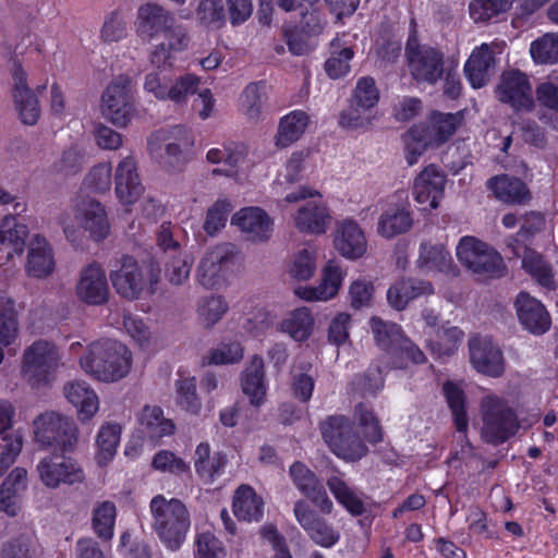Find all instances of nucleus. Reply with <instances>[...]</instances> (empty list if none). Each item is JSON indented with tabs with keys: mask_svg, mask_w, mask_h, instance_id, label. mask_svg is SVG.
<instances>
[{
	"mask_svg": "<svg viewBox=\"0 0 558 558\" xmlns=\"http://www.w3.org/2000/svg\"><path fill=\"white\" fill-rule=\"evenodd\" d=\"M369 325L376 344L383 350L376 364L378 375L390 369L407 368L410 363L426 362L424 352L403 335L398 324L374 316Z\"/></svg>",
	"mask_w": 558,
	"mask_h": 558,
	"instance_id": "obj_1",
	"label": "nucleus"
},
{
	"mask_svg": "<svg viewBox=\"0 0 558 558\" xmlns=\"http://www.w3.org/2000/svg\"><path fill=\"white\" fill-rule=\"evenodd\" d=\"M81 368L90 377L102 383H116L132 367V353L128 347L113 339L92 342L80 357Z\"/></svg>",
	"mask_w": 558,
	"mask_h": 558,
	"instance_id": "obj_2",
	"label": "nucleus"
},
{
	"mask_svg": "<svg viewBox=\"0 0 558 558\" xmlns=\"http://www.w3.org/2000/svg\"><path fill=\"white\" fill-rule=\"evenodd\" d=\"M151 529L163 546L178 550L191 529V514L185 504L178 498L154 496L149 502Z\"/></svg>",
	"mask_w": 558,
	"mask_h": 558,
	"instance_id": "obj_3",
	"label": "nucleus"
},
{
	"mask_svg": "<svg viewBox=\"0 0 558 558\" xmlns=\"http://www.w3.org/2000/svg\"><path fill=\"white\" fill-rule=\"evenodd\" d=\"M58 221L72 243L81 242L85 233L94 241H101L110 230L105 207L90 197L75 199L59 215Z\"/></svg>",
	"mask_w": 558,
	"mask_h": 558,
	"instance_id": "obj_4",
	"label": "nucleus"
},
{
	"mask_svg": "<svg viewBox=\"0 0 558 558\" xmlns=\"http://www.w3.org/2000/svg\"><path fill=\"white\" fill-rule=\"evenodd\" d=\"M463 116L457 113L433 112L425 123L414 124L403 136L405 160L413 166L430 147H439L448 142L461 125Z\"/></svg>",
	"mask_w": 558,
	"mask_h": 558,
	"instance_id": "obj_5",
	"label": "nucleus"
},
{
	"mask_svg": "<svg viewBox=\"0 0 558 558\" xmlns=\"http://www.w3.org/2000/svg\"><path fill=\"white\" fill-rule=\"evenodd\" d=\"M62 351L53 342L37 339L25 348L21 361L23 379L33 388L50 386L63 366Z\"/></svg>",
	"mask_w": 558,
	"mask_h": 558,
	"instance_id": "obj_6",
	"label": "nucleus"
},
{
	"mask_svg": "<svg viewBox=\"0 0 558 558\" xmlns=\"http://www.w3.org/2000/svg\"><path fill=\"white\" fill-rule=\"evenodd\" d=\"M109 277L116 292L133 301L156 291L160 270L153 264L138 263L134 257L124 255Z\"/></svg>",
	"mask_w": 558,
	"mask_h": 558,
	"instance_id": "obj_7",
	"label": "nucleus"
},
{
	"mask_svg": "<svg viewBox=\"0 0 558 558\" xmlns=\"http://www.w3.org/2000/svg\"><path fill=\"white\" fill-rule=\"evenodd\" d=\"M194 144L191 133L181 125L156 131L148 140L151 157L167 171H179L187 162L186 150Z\"/></svg>",
	"mask_w": 558,
	"mask_h": 558,
	"instance_id": "obj_8",
	"label": "nucleus"
},
{
	"mask_svg": "<svg viewBox=\"0 0 558 558\" xmlns=\"http://www.w3.org/2000/svg\"><path fill=\"white\" fill-rule=\"evenodd\" d=\"M480 412L483 422L481 435L488 444H502L520 428L514 410L507 401L495 395H487L482 398Z\"/></svg>",
	"mask_w": 558,
	"mask_h": 558,
	"instance_id": "obj_9",
	"label": "nucleus"
},
{
	"mask_svg": "<svg viewBox=\"0 0 558 558\" xmlns=\"http://www.w3.org/2000/svg\"><path fill=\"white\" fill-rule=\"evenodd\" d=\"M322 437L329 449L340 459L357 461L368 449L350 420L343 415L327 416L320 424Z\"/></svg>",
	"mask_w": 558,
	"mask_h": 558,
	"instance_id": "obj_10",
	"label": "nucleus"
},
{
	"mask_svg": "<svg viewBox=\"0 0 558 558\" xmlns=\"http://www.w3.org/2000/svg\"><path fill=\"white\" fill-rule=\"evenodd\" d=\"M243 256L238 246L223 242L206 251L196 269V280L205 289L221 287Z\"/></svg>",
	"mask_w": 558,
	"mask_h": 558,
	"instance_id": "obj_11",
	"label": "nucleus"
},
{
	"mask_svg": "<svg viewBox=\"0 0 558 558\" xmlns=\"http://www.w3.org/2000/svg\"><path fill=\"white\" fill-rule=\"evenodd\" d=\"M416 24L411 21V32L405 44V58L411 76L416 82L435 84L444 74V53L429 45L421 44Z\"/></svg>",
	"mask_w": 558,
	"mask_h": 558,
	"instance_id": "obj_12",
	"label": "nucleus"
},
{
	"mask_svg": "<svg viewBox=\"0 0 558 558\" xmlns=\"http://www.w3.org/2000/svg\"><path fill=\"white\" fill-rule=\"evenodd\" d=\"M34 435L41 446L73 452L78 441V427L70 416L46 412L34 421Z\"/></svg>",
	"mask_w": 558,
	"mask_h": 558,
	"instance_id": "obj_13",
	"label": "nucleus"
},
{
	"mask_svg": "<svg viewBox=\"0 0 558 558\" xmlns=\"http://www.w3.org/2000/svg\"><path fill=\"white\" fill-rule=\"evenodd\" d=\"M133 89V80L121 74L109 83L101 95V114L118 128H126L135 114Z\"/></svg>",
	"mask_w": 558,
	"mask_h": 558,
	"instance_id": "obj_14",
	"label": "nucleus"
},
{
	"mask_svg": "<svg viewBox=\"0 0 558 558\" xmlns=\"http://www.w3.org/2000/svg\"><path fill=\"white\" fill-rule=\"evenodd\" d=\"M457 257L475 274L500 277L505 265L501 255L474 236H463L457 245Z\"/></svg>",
	"mask_w": 558,
	"mask_h": 558,
	"instance_id": "obj_15",
	"label": "nucleus"
},
{
	"mask_svg": "<svg viewBox=\"0 0 558 558\" xmlns=\"http://www.w3.org/2000/svg\"><path fill=\"white\" fill-rule=\"evenodd\" d=\"M36 471L43 485L50 489L80 485L86 478L85 471L76 459L61 454L43 458L37 463Z\"/></svg>",
	"mask_w": 558,
	"mask_h": 558,
	"instance_id": "obj_16",
	"label": "nucleus"
},
{
	"mask_svg": "<svg viewBox=\"0 0 558 558\" xmlns=\"http://www.w3.org/2000/svg\"><path fill=\"white\" fill-rule=\"evenodd\" d=\"M302 26L283 25L282 36L286 40L289 51L293 56H305L311 53L316 43L314 37L323 32L324 23L314 4L311 2L310 9L301 12Z\"/></svg>",
	"mask_w": 558,
	"mask_h": 558,
	"instance_id": "obj_17",
	"label": "nucleus"
},
{
	"mask_svg": "<svg viewBox=\"0 0 558 558\" xmlns=\"http://www.w3.org/2000/svg\"><path fill=\"white\" fill-rule=\"evenodd\" d=\"M497 98L515 111H532L534 98L532 84L526 74L519 70H509L501 74L496 88Z\"/></svg>",
	"mask_w": 558,
	"mask_h": 558,
	"instance_id": "obj_18",
	"label": "nucleus"
},
{
	"mask_svg": "<svg viewBox=\"0 0 558 558\" xmlns=\"http://www.w3.org/2000/svg\"><path fill=\"white\" fill-rule=\"evenodd\" d=\"M294 518L316 545L331 548L340 541V532L320 517L305 500H298L293 508Z\"/></svg>",
	"mask_w": 558,
	"mask_h": 558,
	"instance_id": "obj_19",
	"label": "nucleus"
},
{
	"mask_svg": "<svg viewBox=\"0 0 558 558\" xmlns=\"http://www.w3.org/2000/svg\"><path fill=\"white\" fill-rule=\"evenodd\" d=\"M231 225L238 228L244 240L252 243L269 241L274 231V220L257 206L239 209L231 217Z\"/></svg>",
	"mask_w": 558,
	"mask_h": 558,
	"instance_id": "obj_20",
	"label": "nucleus"
},
{
	"mask_svg": "<svg viewBox=\"0 0 558 558\" xmlns=\"http://www.w3.org/2000/svg\"><path fill=\"white\" fill-rule=\"evenodd\" d=\"M505 47L504 41L482 44L476 47L469 57L464 73L474 88H481L487 84L496 69V54L501 53Z\"/></svg>",
	"mask_w": 558,
	"mask_h": 558,
	"instance_id": "obj_21",
	"label": "nucleus"
},
{
	"mask_svg": "<svg viewBox=\"0 0 558 558\" xmlns=\"http://www.w3.org/2000/svg\"><path fill=\"white\" fill-rule=\"evenodd\" d=\"M77 300L89 306L104 305L109 300L107 276L98 264H90L80 272L75 284Z\"/></svg>",
	"mask_w": 558,
	"mask_h": 558,
	"instance_id": "obj_22",
	"label": "nucleus"
},
{
	"mask_svg": "<svg viewBox=\"0 0 558 558\" xmlns=\"http://www.w3.org/2000/svg\"><path fill=\"white\" fill-rule=\"evenodd\" d=\"M379 100V90L375 80L364 76L357 80L353 93L352 107L340 117V123L347 128H361L369 123L368 119L362 118L361 112L368 111Z\"/></svg>",
	"mask_w": 558,
	"mask_h": 558,
	"instance_id": "obj_23",
	"label": "nucleus"
},
{
	"mask_svg": "<svg viewBox=\"0 0 558 558\" xmlns=\"http://www.w3.org/2000/svg\"><path fill=\"white\" fill-rule=\"evenodd\" d=\"M470 362L482 374L499 377L505 371L501 350L490 338L474 336L469 340Z\"/></svg>",
	"mask_w": 558,
	"mask_h": 558,
	"instance_id": "obj_24",
	"label": "nucleus"
},
{
	"mask_svg": "<svg viewBox=\"0 0 558 558\" xmlns=\"http://www.w3.org/2000/svg\"><path fill=\"white\" fill-rule=\"evenodd\" d=\"M345 271L336 260H328L322 270L320 282L315 287H299L295 294L307 302H326L333 299L342 284Z\"/></svg>",
	"mask_w": 558,
	"mask_h": 558,
	"instance_id": "obj_25",
	"label": "nucleus"
},
{
	"mask_svg": "<svg viewBox=\"0 0 558 558\" xmlns=\"http://www.w3.org/2000/svg\"><path fill=\"white\" fill-rule=\"evenodd\" d=\"M445 185V173L434 165L427 166L414 180L413 196L424 209H435L444 196Z\"/></svg>",
	"mask_w": 558,
	"mask_h": 558,
	"instance_id": "obj_26",
	"label": "nucleus"
},
{
	"mask_svg": "<svg viewBox=\"0 0 558 558\" xmlns=\"http://www.w3.org/2000/svg\"><path fill=\"white\" fill-rule=\"evenodd\" d=\"M520 324L533 335L549 330L551 318L544 304L527 292H520L514 301Z\"/></svg>",
	"mask_w": 558,
	"mask_h": 558,
	"instance_id": "obj_27",
	"label": "nucleus"
},
{
	"mask_svg": "<svg viewBox=\"0 0 558 558\" xmlns=\"http://www.w3.org/2000/svg\"><path fill=\"white\" fill-rule=\"evenodd\" d=\"M56 268L54 253L51 244L41 234H34L27 246L25 271L34 279H46Z\"/></svg>",
	"mask_w": 558,
	"mask_h": 558,
	"instance_id": "obj_28",
	"label": "nucleus"
},
{
	"mask_svg": "<svg viewBox=\"0 0 558 558\" xmlns=\"http://www.w3.org/2000/svg\"><path fill=\"white\" fill-rule=\"evenodd\" d=\"M63 396L77 413L81 422L92 420L99 410V398L96 391L84 380H70L64 384Z\"/></svg>",
	"mask_w": 558,
	"mask_h": 558,
	"instance_id": "obj_29",
	"label": "nucleus"
},
{
	"mask_svg": "<svg viewBox=\"0 0 558 558\" xmlns=\"http://www.w3.org/2000/svg\"><path fill=\"white\" fill-rule=\"evenodd\" d=\"M173 16L159 4L145 3L137 10L136 33L145 41H151L165 32Z\"/></svg>",
	"mask_w": 558,
	"mask_h": 558,
	"instance_id": "obj_30",
	"label": "nucleus"
},
{
	"mask_svg": "<svg viewBox=\"0 0 558 558\" xmlns=\"http://www.w3.org/2000/svg\"><path fill=\"white\" fill-rule=\"evenodd\" d=\"M116 194L124 205L134 204L143 193L135 160L132 156L123 158L116 169Z\"/></svg>",
	"mask_w": 558,
	"mask_h": 558,
	"instance_id": "obj_31",
	"label": "nucleus"
},
{
	"mask_svg": "<svg viewBox=\"0 0 558 558\" xmlns=\"http://www.w3.org/2000/svg\"><path fill=\"white\" fill-rule=\"evenodd\" d=\"M242 392L248 398L251 405L259 408L266 401L267 384L265 380V364L259 355H254L241 375Z\"/></svg>",
	"mask_w": 558,
	"mask_h": 558,
	"instance_id": "obj_32",
	"label": "nucleus"
},
{
	"mask_svg": "<svg viewBox=\"0 0 558 558\" xmlns=\"http://www.w3.org/2000/svg\"><path fill=\"white\" fill-rule=\"evenodd\" d=\"M333 244L341 256L352 260L361 258L367 250L363 230L352 220H345L338 226Z\"/></svg>",
	"mask_w": 558,
	"mask_h": 558,
	"instance_id": "obj_33",
	"label": "nucleus"
},
{
	"mask_svg": "<svg viewBox=\"0 0 558 558\" xmlns=\"http://www.w3.org/2000/svg\"><path fill=\"white\" fill-rule=\"evenodd\" d=\"M487 187L499 202L505 204L526 205L532 198L526 183L509 174L492 177L487 181Z\"/></svg>",
	"mask_w": 558,
	"mask_h": 558,
	"instance_id": "obj_34",
	"label": "nucleus"
},
{
	"mask_svg": "<svg viewBox=\"0 0 558 558\" xmlns=\"http://www.w3.org/2000/svg\"><path fill=\"white\" fill-rule=\"evenodd\" d=\"M26 487L27 471L20 466L13 469L0 486V509L11 517L16 515Z\"/></svg>",
	"mask_w": 558,
	"mask_h": 558,
	"instance_id": "obj_35",
	"label": "nucleus"
},
{
	"mask_svg": "<svg viewBox=\"0 0 558 558\" xmlns=\"http://www.w3.org/2000/svg\"><path fill=\"white\" fill-rule=\"evenodd\" d=\"M293 219L301 232L323 234L328 229L331 216L322 203L307 202L298 209Z\"/></svg>",
	"mask_w": 558,
	"mask_h": 558,
	"instance_id": "obj_36",
	"label": "nucleus"
},
{
	"mask_svg": "<svg viewBox=\"0 0 558 558\" xmlns=\"http://www.w3.org/2000/svg\"><path fill=\"white\" fill-rule=\"evenodd\" d=\"M327 486L338 504L351 515L359 517L366 511L365 495L349 486L341 476H330L327 480Z\"/></svg>",
	"mask_w": 558,
	"mask_h": 558,
	"instance_id": "obj_37",
	"label": "nucleus"
},
{
	"mask_svg": "<svg viewBox=\"0 0 558 558\" xmlns=\"http://www.w3.org/2000/svg\"><path fill=\"white\" fill-rule=\"evenodd\" d=\"M463 337L464 332L459 327L446 323L428 335L427 347L437 357L450 356L458 350Z\"/></svg>",
	"mask_w": 558,
	"mask_h": 558,
	"instance_id": "obj_38",
	"label": "nucleus"
},
{
	"mask_svg": "<svg viewBox=\"0 0 558 558\" xmlns=\"http://www.w3.org/2000/svg\"><path fill=\"white\" fill-rule=\"evenodd\" d=\"M315 320L310 308L302 306L289 312L279 324V330L298 342L306 341L313 330Z\"/></svg>",
	"mask_w": 558,
	"mask_h": 558,
	"instance_id": "obj_39",
	"label": "nucleus"
},
{
	"mask_svg": "<svg viewBox=\"0 0 558 558\" xmlns=\"http://www.w3.org/2000/svg\"><path fill=\"white\" fill-rule=\"evenodd\" d=\"M310 123V117L302 110H293L280 119L275 144L286 148L295 143L304 134Z\"/></svg>",
	"mask_w": 558,
	"mask_h": 558,
	"instance_id": "obj_40",
	"label": "nucleus"
},
{
	"mask_svg": "<svg viewBox=\"0 0 558 558\" xmlns=\"http://www.w3.org/2000/svg\"><path fill=\"white\" fill-rule=\"evenodd\" d=\"M264 501L253 487L241 485L233 496V513L239 520L259 521L263 517Z\"/></svg>",
	"mask_w": 558,
	"mask_h": 558,
	"instance_id": "obj_41",
	"label": "nucleus"
},
{
	"mask_svg": "<svg viewBox=\"0 0 558 558\" xmlns=\"http://www.w3.org/2000/svg\"><path fill=\"white\" fill-rule=\"evenodd\" d=\"M416 265L424 272H450L453 269L450 253L442 245H432L429 243L421 244Z\"/></svg>",
	"mask_w": 558,
	"mask_h": 558,
	"instance_id": "obj_42",
	"label": "nucleus"
},
{
	"mask_svg": "<svg viewBox=\"0 0 558 558\" xmlns=\"http://www.w3.org/2000/svg\"><path fill=\"white\" fill-rule=\"evenodd\" d=\"M28 227L17 220V214H7L0 220V244L11 248L15 254H22Z\"/></svg>",
	"mask_w": 558,
	"mask_h": 558,
	"instance_id": "obj_43",
	"label": "nucleus"
},
{
	"mask_svg": "<svg viewBox=\"0 0 558 558\" xmlns=\"http://www.w3.org/2000/svg\"><path fill=\"white\" fill-rule=\"evenodd\" d=\"M412 223V217L404 207H389L380 215L377 231L384 238L390 239L410 230Z\"/></svg>",
	"mask_w": 558,
	"mask_h": 558,
	"instance_id": "obj_44",
	"label": "nucleus"
},
{
	"mask_svg": "<svg viewBox=\"0 0 558 558\" xmlns=\"http://www.w3.org/2000/svg\"><path fill=\"white\" fill-rule=\"evenodd\" d=\"M317 250L306 246L299 250L290 259L288 275L296 281L310 280L316 272Z\"/></svg>",
	"mask_w": 558,
	"mask_h": 558,
	"instance_id": "obj_45",
	"label": "nucleus"
},
{
	"mask_svg": "<svg viewBox=\"0 0 558 558\" xmlns=\"http://www.w3.org/2000/svg\"><path fill=\"white\" fill-rule=\"evenodd\" d=\"M19 335V324L14 301L5 293H0V343L12 344Z\"/></svg>",
	"mask_w": 558,
	"mask_h": 558,
	"instance_id": "obj_46",
	"label": "nucleus"
},
{
	"mask_svg": "<svg viewBox=\"0 0 558 558\" xmlns=\"http://www.w3.org/2000/svg\"><path fill=\"white\" fill-rule=\"evenodd\" d=\"M140 422L150 438H161L171 435L174 430V424L165 418L162 410L156 405H146L141 413Z\"/></svg>",
	"mask_w": 558,
	"mask_h": 558,
	"instance_id": "obj_47",
	"label": "nucleus"
},
{
	"mask_svg": "<svg viewBox=\"0 0 558 558\" xmlns=\"http://www.w3.org/2000/svg\"><path fill=\"white\" fill-rule=\"evenodd\" d=\"M120 433V426L117 424H106L99 429L96 438V459L99 465H106L116 456Z\"/></svg>",
	"mask_w": 558,
	"mask_h": 558,
	"instance_id": "obj_48",
	"label": "nucleus"
},
{
	"mask_svg": "<svg viewBox=\"0 0 558 558\" xmlns=\"http://www.w3.org/2000/svg\"><path fill=\"white\" fill-rule=\"evenodd\" d=\"M530 54L536 64H554L558 62V33H546L533 40Z\"/></svg>",
	"mask_w": 558,
	"mask_h": 558,
	"instance_id": "obj_49",
	"label": "nucleus"
},
{
	"mask_svg": "<svg viewBox=\"0 0 558 558\" xmlns=\"http://www.w3.org/2000/svg\"><path fill=\"white\" fill-rule=\"evenodd\" d=\"M522 267L538 284L548 289L555 287L551 268L538 253L531 250L525 251L522 258Z\"/></svg>",
	"mask_w": 558,
	"mask_h": 558,
	"instance_id": "obj_50",
	"label": "nucleus"
},
{
	"mask_svg": "<svg viewBox=\"0 0 558 558\" xmlns=\"http://www.w3.org/2000/svg\"><path fill=\"white\" fill-rule=\"evenodd\" d=\"M446 400L451 409L454 425L459 432H465L469 425L465 411V397L463 390L454 383L447 381L442 386Z\"/></svg>",
	"mask_w": 558,
	"mask_h": 558,
	"instance_id": "obj_51",
	"label": "nucleus"
},
{
	"mask_svg": "<svg viewBox=\"0 0 558 558\" xmlns=\"http://www.w3.org/2000/svg\"><path fill=\"white\" fill-rule=\"evenodd\" d=\"M513 0H472L469 4V14L475 23H485L507 12Z\"/></svg>",
	"mask_w": 558,
	"mask_h": 558,
	"instance_id": "obj_52",
	"label": "nucleus"
},
{
	"mask_svg": "<svg viewBox=\"0 0 558 558\" xmlns=\"http://www.w3.org/2000/svg\"><path fill=\"white\" fill-rule=\"evenodd\" d=\"M195 16L197 22L209 28L219 29L226 24V10L222 0H199Z\"/></svg>",
	"mask_w": 558,
	"mask_h": 558,
	"instance_id": "obj_53",
	"label": "nucleus"
},
{
	"mask_svg": "<svg viewBox=\"0 0 558 558\" xmlns=\"http://www.w3.org/2000/svg\"><path fill=\"white\" fill-rule=\"evenodd\" d=\"M117 509L113 502L102 501L93 511V529L98 537L109 541L113 536Z\"/></svg>",
	"mask_w": 558,
	"mask_h": 558,
	"instance_id": "obj_54",
	"label": "nucleus"
},
{
	"mask_svg": "<svg viewBox=\"0 0 558 558\" xmlns=\"http://www.w3.org/2000/svg\"><path fill=\"white\" fill-rule=\"evenodd\" d=\"M353 51L349 47H342L338 38L331 41V54L325 63V70L329 77L339 78L350 71V60Z\"/></svg>",
	"mask_w": 558,
	"mask_h": 558,
	"instance_id": "obj_55",
	"label": "nucleus"
},
{
	"mask_svg": "<svg viewBox=\"0 0 558 558\" xmlns=\"http://www.w3.org/2000/svg\"><path fill=\"white\" fill-rule=\"evenodd\" d=\"M264 105L263 86L259 83L248 84L240 96V111L250 120L258 121Z\"/></svg>",
	"mask_w": 558,
	"mask_h": 558,
	"instance_id": "obj_56",
	"label": "nucleus"
},
{
	"mask_svg": "<svg viewBox=\"0 0 558 558\" xmlns=\"http://www.w3.org/2000/svg\"><path fill=\"white\" fill-rule=\"evenodd\" d=\"M192 265L193 258L186 253L169 255L165 264V277L171 284L180 286L189 279Z\"/></svg>",
	"mask_w": 558,
	"mask_h": 558,
	"instance_id": "obj_57",
	"label": "nucleus"
},
{
	"mask_svg": "<svg viewBox=\"0 0 558 558\" xmlns=\"http://www.w3.org/2000/svg\"><path fill=\"white\" fill-rule=\"evenodd\" d=\"M178 405L192 414H197L202 408L201 400L196 393L195 377L180 379L175 384Z\"/></svg>",
	"mask_w": 558,
	"mask_h": 558,
	"instance_id": "obj_58",
	"label": "nucleus"
},
{
	"mask_svg": "<svg viewBox=\"0 0 558 558\" xmlns=\"http://www.w3.org/2000/svg\"><path fill=\"white\" fill-rule=\"evenodd\" d=\"M228 311V303L222 296L211 295L198 305V316L205 327H213Z\"/></svg>",
	"mask_w": 558,
	"mask_h": 558,
	"instance_id": "obj_59",
	"label": "nucleus"
},
{
	"mask_svg": "<svg viewBox=\"0 0 558 558\" xmlns=\"http://www.w3.org/2000/svg\"><path fill=\"white\" fill-rule=\"evenodd\" d=\"M233 205L226 198L217 199L214 205L208 208L204 222V230L209 235H215L225 228L227 219Z\"/></svg>",
	"mask_w": 558,
	"mask_h": 558,
	"instance_id": "obj_60",
	"label": "nucleus"
},
{
	"mask_svg": "<svg viewBox=\"0 0 558 558\" xmlns=\"http://www.w3.org/2000/svg\"><path fill=\"white\" fill-rule=\"evenodd\" d=\"M195 558H225L226 548L211 533L203 532L195 537Z\"/></svg>",
	"mask_w": 558,
	"mask_h": 558,
	"instance_id": "obj_61",
	"label": "nucleus"
},
{
	"mask_svg": "<svg viewBox=\"0 0 558 558\" xmlns=\"http://www.w3.org/2000/svg\"><path fill=\"white\" fill-rule=\"evenodd\" d=\"M151 466L157 471L174 475H181L190 471L189 463L169 450L158 451L154 456Z\"/></svg>",
	"mask_w": 558,
	"mask_h": 558,
	"instance_id": "obj_62",
	"label": "nucleus"
},
{
	"mask_svg": "<svg viewBox=\"0 0 558 558\" xmlns=\"http://www.w3.org/2000/svg\"><path fill=\"white\" fill-rule=\"evenodd\" d=\"M289 473L293 484L304 496L322 484L316 474L302 462H294L290 466Z\"/></svg>",
	"mask_w": 558,
	"mask_h": 558,
	"instance_id": "obj_63",
	"label": "nucleus"
},
{
	"mask_svg": "<svg viewBox=\"0 0 558 558\" xmlns=\"http://www.w3.org/2000/svg\"><path fill=\"white\" fill-rule=\"evenodd\" d=\"M36 544L27 536H20L2 546L1 558H36Z\"/></svg>",
	"mask_w": 558,
	"mask_h": 558,
	"instance_id": "obj_64",
	"label": "nucleus"
}]
</instances>
